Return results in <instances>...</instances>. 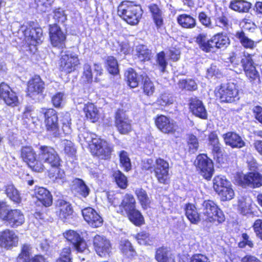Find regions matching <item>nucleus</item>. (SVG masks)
<instances>
[{
    "label": "nucleus",
    "mask_w": 262,
    "mask_h": 262,
    "mask_svg": "<svg viewBox=\"0 0 262 262\" xmlns=\"http://www.w3.org/2000/svg\"><path fill=\"white\" fill-rule=\"evenodd\" d=\"M38 149L43 164L47 163L51 168L48 171L49 178L55 183L65 182V171L61 168L62 161L56 149L52 146L46 145H40Z\"/></svg>",
    "instance_id": "1"
},
{
    "label": "nucleus",
    "mask_w": 262,
    "mask_h": 262,
    "mask_svg": "<svg viewBox=\"0 0 262 262\" xmlns=\"http://www.w3.org/2000/svg\"><path fill=\"white\" fill-rule=\"evenodd\" d=\"M206 38V34L203 33L199 34L195 37V42L199 48L206 53L225 50L231 43L229 36L224 32H217L207 40Z\"/></svg>",
    "instance_id": "2"
},
{
    "label": "nucleus",
    "mask_w": 262,
    "mask_h": 262,
    "mask_svg": "<svg viewBox=\"0 0 262 262\" xmlns=\"http://www.w3.org/2000/svg\"><path fill=\"white\" fill-rule=\"evenodd\" d=\"M86 142L89 138L91 141L88 144L89 150L93 157H96L102 160H108L111 158L113 151V146L100 136L92 133L85 132L82 135Z\"/></svg>",
    "instance_id": "3"
},
{
    "label": "nucleus",
    "mask_w": 262,
    "mask_h": 262,
    "mask_svg": "<svg viewBox=\"0 0 262 262\" xmlns=\"http://www.w3.org/2000/svg\"><path fill=\"white\" fill-rule=\"evenodd\" d=\"M143 171H149L154 172L158 183L163 185H169L170 183L169 174V164L164 159L158 157L156 159L155 163L151 159L144 161L141 167Z\"/></svg>",
    "instance_id": "4"
},
{
    "label": "nucleus",
    "mask_w": 262,
    "mask_h": 262,
    "mask_svg": "<svg viewBox=\"0 0 262 262\" xmlns=\"http://www.w3.org/2000/svg\"><path fill=\"white\" fill-rule=\"evenodd\" d=\"M39 115L43 118L45 129L51 138H58L61 135L58 112L52 107H41Z\"/></svg>",
    "instance_id": "5"
},
{
    "label": "nucleus",
    "mask_w": 262,
    "mask_h": 262,
    "mask_svg": "<svg viewBox=\"0 0 262 262\" xmlns=\"http://www.w3.org/2000/svg\"><path fill=\"white\" fill-rule=\"evenodd\" d=\"M117 13L124 21L128 24L134 26L137 25L142 15V10L140 5L133 2L123 1L118 5Z\"/></svg>",
    "instance_id": "6"
},
{
    "label": "nucleus",
    "mask_w": 262,
    "mask_h": 262,
    "mask_svg": "<svg viewBox=\"0 0 262 262\" xmlns=\"http://www.w3.org/2000/svg\"><path fill=\"white\" fill-rule=\"evenodd\" d=\"M20 158L32 171L42 172L46 169L40 151L37 154L32 146H23L20 149Z\"/></svg>",
    "instance_id": "7"
},
{
    "label": "nucleus",
    "mask_w": 262,
    "mask_h": 262,
    "mask_svg": "<svg viewBox=\"0 0 262 262\" xmlns=\"http://www.w3.org/2000/svg\"><path fill=\"white\" fill-rule=\"evenodd\" d=\"M0 220L13 228L21 226L25 221L23 212L18 209H9L4 202H0Z\"/></svg>",
    "instance_id": "8"
},
{
    "label": "nucleus",
    "mask_w": 262,
    "mask_h": 262,
    "mask_svg": "<svg viewBox=\"0 0 262 262\" xmlns=\"http://www.w3.org/2000/svg\"><path fill=\"white\" fill-rule=\"evenodd\" d=\"M202 214L207 223L219 225L225 222V215L219 206L211 200L203 202Z\"/></svg>",
    "instance_id": "9"
},
{
    "label": "nucleus",
    "mask_w": 262,
    "mask_h": 262,
    "mask_svg": "<svg viewBox=\"0 0 262 262\" xmlns=\"http://www.w3.org/2000/svg\"><path fill=\"white\" fill-rule=\"evenodd\" d=\"M215 97L221 103H230L239 99V90L237 85L231 81L221 83L214 90Z\"/></svg>",
    "instance_id": "10"
},
{
    "label": "nucleus",
    "mask_w": 262,
    "mask_h": 262,
    "mask_svg": "<svg viewBox=\"0 0 262 262\" xmlns=\"http://www.w3.org/2000/svg\"><path fill=\"white\" fill-rule=\"evenodd\" d=\"M45 82L39 75H34L27 82L26 96L35 102H40L46 96Z\"/></svg>",
    "instance_id": "11"
},
{
    "label": "nucleus",
    "mask_w": 262,
    "mask_h": 262,
    "mask_svg": "<svg viewBox=\"0 0 262 262\" xmlns=\"http://www.w3.org/2000/svg\"><path fill=\"white\" fill-rule=\"evenodd\" d=\"M58 70L60 72L69 75L75 72L80 68L81 61L78 54L66 51L60 55L58 61Z\"/></svg>",
    "instance_id": "12"
},
{
    "label": "nucleus",
    "mask_w": 262,
    "mask_h": 262,
    "mask_svg": "<svg viewBox=\"0 0 262 262\" xmlns=\"http://www.w3.org/2000/svg\"><path fill=\"white\" fill-rule=\"evenodd\" d=\"M24 41L31 51V46L36 47L43 42V31L37 22L29 21L24 31Z\"/></svg>",
    "instance_id": "13"
},
{
    "label": "nucleus",
    "mask_w": 262,
    "mask_h": 262,
    "mask_svg": "<svg viewBox=\"0 0 262 262\" xmlns=\"http://www.w3.org/2000/svg\"><path fill=\"white\" fill-rule=\"evenodd\" d=\"M194 165L200 176L207 181L211 180L214 172V164L207 154L198 155L194 161Z\"/></svg>",
    "instance_id": "14"
},
{
    "label": "nucleus",
    "mask_w": 262,
    "mask_h": 262,
    "mask_svg": "<svg viewBox=\"0 0 262 262\" xmlns=\"http://www.w3.org/2000/svg\"><path fill=\"white\" fill-rule=\"evenodd\" d=\"M55 214L58 219L63 223L74 221L77 214L71 203L63 199H58L55 205Z\"/></svg>",
    "instance_id": "15"
},
{
    "label": "nucleus",
    "mask_w": 262,
    "mask_h": 262,
    "mask_svg": "<svg viewBox=\"0 0 262 262\" xmlns=\"http://www.w3.org/2000/svg\"><path fill=\"white\" fill-rule=\"evenodd\" d=\"M157 128L162 133L167 135H175L178 129L176 122L169 117L158 114L154 118Z\"/></svg>",
    "instance_id": "16"
},
{
    "label": "nucleus",
    "mask_w": 262,
    "mask_h": 262,
    "mask_svg": "<svg viewBox=\"0 0 262 262\" xmlns=\"http://www.w3.org/2000/svg\"><path fill=\"white\" fill-rule=\"evenodd\" d=\"M115 126L121 135H127L133 130L132 120L125 115V111L118 108L114 114Z\"/></svg>",
    "instance_id": "17"
},
{
    "label": "nucleus",
    "mask_w": 262,
    "mask_h": 262,
    "mask_svg": "<svg viewBox=\"0 0 262 262\" xmlns=\"http://www.w3.org/2000/svg\"><path fill=\"white\" fill-rule=\"evenodd\" d=\"M254 54L244 53L241 59V63L246 76L251 81L259 79V74L256 68V63L253 59Z\"/></svg>",
    "instance_id": "18"
},
{
    "label": "nucleus",
    "mask_w": 262,
    "mask_h": 262,
    "mask_svg": "<svg viewBox=\"0 0 262 262\" xmlns=\"http://www.w3.org/2000/svg\"><path fill=\"white\" fill-rule=\"evenodd\" d=\"M49 39L53 47L58 49L66 48L67 34L57 23L50 25L49 29Z\"/></svg>",
    "instance_id": "19"
},
{
    "label": "nucleus",
    "mask_w": 262,
    "mask_h": 262,
    "mask_svg": "<svg viewBox=\"0 0 262 262\" xmlns=\"http://www.w3.org/2000/svg\"><path fill=\"white\" fill-rule=\"evenodd\" d=\"M238 181L243 187L259 188L262 186V174L258 171L248 172L246 174L239 176Z\"/></svg>",
    "instance_id": "20"
},
{
    "label": "nucleus",
    "mask_w": 262,
    "mask_h": 262,
    "mask_svg": "<svg viewBox=\"0 0 262 262\" xmlns=\"http://www.w3.org/2000/svg\"><path fill=\"white\" fill-rule=\"evenodd\" d=\"M93 242L94 249L99 256L105 257L111 252V244L104 236L96 235L93 237Z\"/></svg>",
    "instance_id": "21"
},
{
    "label": "nucleus",
    "mask_w": 262,
    "mask_h": 262,
    "mask_svg": "<svg viewBox=\"0 0 262 262\" xmlns=\"http://www.w3.org/2000/svg\"><path fill=\"white\" fill-rule=\"evenodd\" d=\"M64 238L73 245L74 248L78 252H83L86 248V242L83 237L76 231L68 230L63 233Z\"/></svg>",
    "instance_id": "22"
},
{
    "label": "nucleus",
    "mask_w": 262,
    "mask_h": 262,
    "mask_svg": "<svg viewBox=\"0 0 262 262\" xmlns=\"http://www.w3.org/2000/svg\"><path fill=\"white\" fill-rule=\"evenodd\" d=\"M82 214L85 221L93 228H98L103 225L102 217L92 207L84 208Z\"/></svg>",
    "instance_id": "23"
},
{
    "label": "nucleus",
    "mask_w": 262,
    "mask_h": 262,
    "mask_svg": "<svg viewBox=\"0 0 262 262\" xmlns=\"http://www.w3.org/2000/svg\"><path fill=\"white\" fill-rule=\"evenodd\" d=\"M18 243V237L15 232L7 229L0 232V247L10 249L16 247Z\"/></svg>",
    "instance_id": "24"
},
{
    "label": "nucleus",
    "mask_w": 262,
    "mask_h": 262,
    "mask_svg": "<svg viewBox=\"0 0 262 262\" xmlns=\"http://www.w3.org/2000/svg\"><path fill=\"white\" fill-rule=\"evenodd\" d=\"M188 105L189 111L195 117L204 120L207 119V110L203 102L199 98H191Z\"/></svg>",
    "instance_id": "25"
},
{
    "label": "nucleus",
    "mask_w": 262,
    "mask_h": 262,
    "mask_svg": "<svg viewBox=\"0 0 262 262\" xmlns=\"http://www.w3.org/2000/svg\"><path fill=\"white\" fill-rule=\"evenodd\" d=\"M136 207V201L134 195L131 193H126L122 198L121 202L116 212L125 216L129 211Z\"/></svg>",
    "instance_id": "26"
},
{
    "label": "nucleus",
    "mask_w": 262,
    "mask_h": 262,
    "mask_svg": "<svg viewBox=\"0 0 262 262\" xmlns=\"http://www.w3.org/2000/svg\"><path fill=\"white\" fill-rule=\"evenodd\" d=\"M34 195L37 201L45 207H49L53 204L52 195L47 189L43 187L36 188Z\"/></svg>",
    "instance_id": "27"
},
{
    "label": "nucleus",
    "mask_w": 262,
    "mask_h": 262,
    "mask_svg": "<svg viewBox=\"0 0 262 262\" xmlns=\"http://www.w3.org/2000/svg\"><path fill=\"white\" fill-rule=\"evenodd\" d=\"M224 141L226 145L231 147L242 148L245 145V143L241 137L234 132H228L223 135Z\"/></svg>",
    "instance_id": "28"
},
{
    "label": "nucleus",
    "mask_w": 262,
    "mask_h": 262,
    "mask_svg": "<svg viewBox=\"0 0 262 262\" xmlns=\"http://www.w3.org/2000/svg\"><path fill=\"white\" fill-rule=\"evenodd\" d=\"M148 8L156 28L161 29L164 24V14L162 9L155 3L150 4Z\"/></svg>",
    "instance_id": "29"
},
{
    "label": "nucleus",
    "mask_w": 262,
    "mask_h": 262,
    "mask_svg": "<svg viewBox=\"0 0 262 262\" xmlns=\"http://www.w3.org/2000/svg\"><path fill=\"white\" fill-rule=\"evenodd\" d=\"M155 259L157 262H176L174 255L169 248L164 246L156 249Z\"/></svg>",
    "instance_id": "30"
},
{
    "label": "nucleus",
    "mask_w": 262,
    "mask_h": 262,
    "mask_svg": "<svg viewBox=\"0 0 262 262\" xmlns=\"http://www.w3.org/2000/svg\"><path fill=\"white\" fill-rule=\"evenodd\" d=\"M86 119L92 123H96L100 118V113L97 106L92 102H88L83 107Z\"/></svg>",
    "instance_id": "31"
},
{
    "label": "nucleus",
    "mask_w": 262,
    "mask_h": 262,
    "mask_svg": "<svg viewBox=\"0 0 262 262\" xmlns=\"http://www.w3.org/2000/svg\"><path fill=\"white\" fill-rule=\"evenodd\" d=\"M177 22L181 28L186 29H193L197 25L196 19L192 15L186 13L178 15Z\"/></svg>",
    "instance_id": "32"
},
{
    "label": "nucleus",
    "mask_w": 262,
    "mask_h": 262,
    "mask_svg": "<svg viewBox=\"0 0 262 262\" xmlns=\"http://www.w3.org/2000/svg\"><path fill=\"white\" fill-rule=\"evenodd\" d=\"M4 189L7 196L15 204L19 205L21 203L20 193L13 183L6 184L4 186Z\"/></svg>",
    "instance_id": "33"
},
{
    "label": "nucleus",
    "mask_w": 262,
    "mask_h": 262,
    "mask_svg": "<svg viewBox=\"0 0 262 262\" xmlns=\"http://www.w3.org/2000/svg\"><path fill=\"white\" fill-rule=\"evenodd\" d=\"M185 214L192 224H198L201 220L200 215L195 205L188 203L185 205Z\"/></svg>",
    "instance_id": "34"
},
{
    "label": "nucleus",
    "mask_w": 262,
    "mask_h": 262,
    "mask_svg": "<svg viewBox=\"0 0 262 262\" xmlns=\"http://www.w3.org/2000/svg\"><path fill=\"white\" fill-rule=\"evenodd\" d=\"M104 67L107 72L113 76L120 77L119 64L117 59L113 56H108L104 61Z\"/></svg>",
    "instance_id": "35"
},
{
    "label": "nucleus",
    "mask_w": 262,
    "mask_h": 262,
    "mask_svg": "<svg viewBox=\"0 0 262 262\" xmlns=\"http://www.w3.org/2000/svg\"><path fill=\"white\" fill-rule=\"evenodd\" d=\"M32 246L29 243H24L20 246V252L16 257V262H31Z\"/></svg>",
    "instance_id": "36"
},
{
    "label": "nucleus",
    "mask_w": 262,
    "mask_h": 262,
    "mask_svg": "<svg viewBox=\"0 0 262 262\" xmlns=\"http://www.w3.org/2000/svg\"><path fill=\"white\" fill-rule=\"evenodd\" d=\"M124 78L129 88L134 89L138 86L139 79L137 73L133 68H129L125 71Z\"/></svg>",
    "instance_id": "37"
},
{
    "label": "nucleus",
    "mask_w": 262,
    "mask_h": 262,
    "mask_svg": "<svg viewBox=\"0 0 262 262\" xmlns=\"http://www.w3.org/2000/svg\"><path fill=\"white\" fill-rule=\"evenodd\" d=\"M111 178L117 187L121 189H125L128 185L127 177L120 170L113 171Z\"/></svg>",
    "instance_id": "38"
},
{
    "label": "nucleus",
    "mask_w": 262,
    "mask_h": 262,
    "mask_svg": "<svg viewBox=\"0 0 262 262\" xmlns=\"http://www.w3.org/2000/svg\"><path fill=\"white\" fill-rule=\"evenodd\" d=\"M128 220L135 226L140 227L145 224V219L141 211L136 209V207L127 213Z\"/></svg>",
    "instance_id": "39"
},
{
    "label": "nucleus",
    "mask_w": 262,
    "mask_h": 262,
    "mask_svg": "<svg viewBox=\"0 0 262 262\" xmlns=\"http://www.w3.org/2000/svg\"><path fill=\"white\" fill-rule=\"evenodd\" d=\"M229 7L235 11L247 13L251 7V4L245 0H232L230 2Z\"/></svg>",
    "instance_id": "40"
},
{
    "label": "nucleus",
    "mask_w": 262,
    "mask_h": 262,
    "mask_svg": "<svg viewBox=\"0 0 262 262\" xmlns=\"http://www.w3.org/2000/svg\"><path fill=\"white\" fill-rule=\"evenodd\" d=\"M121 253L127 259H133L137 256V253L132 243L128 240H125L120 245Z\"/></svg>",
    "instance_id": "41"
},
{
    "label": "nucleus",
    "mask_w": 262,
    "mask_h": 262,
    "mask_svg": "<svg viewBox=\"0 0 262 262\" xmlns=\"http://www.w3.org/2000/svg\"><path fill=\"white\" fill-rule=\"evenodd\" d=\"M135 194L143 209L146 210L150 207L151 201L145 190L142 188H137L135 191Z\"/></svg>",
    "instance_id": "42"
},
{
    "label": "nucleus",
    "mask_w": 262,
    "mask_h": 262,
    "mask_svg": "<svg viewBox=\"0 0 262 262\" xmlns=\"http://www.w3.org/2000/svg\"><path fill=\"white\" fill-rule=\"evenodd\" d=\"M136 56L141 62L149 61L152 58V53L144 45H139L136 48Z\"/></svg>",
    "instance_id": "43"
},
{
    "label": "nucleus",
    "mask_w": 262,
    "mask_h": 262,
    "mask_svg": "<svg viewBox=\"0 0 262 262\" xmlns=\"http://www.w3.org/2000/svg\"><path fill=\"white\" fill-rule=\"evenodd\" d=\"M235 36L245 49H253L256 46V42L247 37L243 30L237 31Z\"/></svg>",
    "instance_id": "44"
},
{
    "label": "nucleus",
    "mask_w": 262,
    "mask_h": 262,
    "mask_svg": "<svg viewBox=\"0 0 262 262\" xmlns=\"http://www.w3.org/2000/svg\"><path fill=\"white\" fill-rule=\"evenodd\" d=\"M142 89L143 94L147 96H152L155 92V86L150 78L146 75L142 76Z\"/></svg>",
    "instance_id": "45"
},
{
    "label": "nucleus",
    "mask_w": 262,
    "mask_h": 262,
    "mask_svg": "<svg viewBox=\"0 0 262 262\" xmlns=\"http://www.w3.org/2000/svg\"><path fill=\"white\" fill-rule=\"evenodd\" d=\"M73 183L75 189L78 194L84 198L89 195L90 190L83 180L80 178H75Z\"/></svg>",
    "instance_id": "46"
},
{
    "label": "nucleus",
    "mask_w": 262,
    "mask_h": 262,
    "mask_svg": "<svg viewBox=\"0 0 262 262\" xmlns=\"http://www.w3.org/2000/svg\"><path fill=\"white\" fill-rule=\"evenodd\" d=\"M212 184L213 188L216 193L218 192L220 190L230 184L231 183L225 176L217 175L213 178Z\"/></svg>",
    "instance_id": "47"
},
{
    "label": "nucleus",
    "mask_w": 262,
    "mask_h": 262,
    "mask_svg": "<svg viewBox=\"0 0 262 262\" xmlns=\"http://www.w3.org/2000/svg\"><path fill=\"white\" fill-rule=\"evenodd\" d=\"M215 26L222 29H227L230 25L227 14L222 12L221 14L216 15L214 18Z\"/></svg>",
    "instance_id": "48"
},
{
    "label": "nucleus",
    "mask_w": 262,
    "mask_h": 262,
    "mask_svg": "<svg viewBox=\"0 0 262 262\" xmlns=\"http://www.w3.org/2000/svg\"><path fill=\"white\" fill-rule=\"evenodd\" d=\"M120 166L125 172H128L132 169L131 160L127 151L121 150L119 154Z\"/></svg>",
    "instance_id": "49"
},
{
    "label": "nucleus",
    "mask_w": 262,
    "mask_h": 262,
    "mask_svg": "<svg viewBox=\"0 0 262 262\" xmlns=\"http://www.w3.org/2000/svg\"><path fill=\"white\" fill-rule=\"evenodd\" d=\"M216 193L220 197L221 201L223 202L230 201L234 196V191L232 187L231 183L220 190Z\"/></svg>",
    "instance_id": "50"
},
{
    "label": "nucleus",
    "mask_w": 262,
    "mask_h": 262,
    "mask_svg": "<svg viewBox=\"0 0 262 262\" xmlns=\"http://www.w3.org/2000/svg\"><path fill=\"white\" fill-rule=\"evenodd\" d=\"M135 238L138 243L141 245H150L152 242V238L150 237L149 233L145 230H142L138 232L135 235Z\"/></svg>",
    "instance_id": "51"
},
{
    "label": "nucleus",
    "mask_w": 262,
    "mask_h": 262,
    "mask_svg": "<svg viewBox=\"0 0 262 262\" xmlns=\"http://www.w3.org/2000/svg\"><path fill=\"white\" fill-rule=\"evenodd\" d=\"M178 85L180 89L186 90L189 91H193L197 89L198 85L195 81L193 79H180L178 81Z\"/></svg>",
    "instance_id": "52"
},
{
    "label": "nucleus",
    "mask_w": 262,
    "mask_h": 262,
    "mask_svg": "<svg viewBox=\"0 0 262 262\" xmlns=\"http://www.w3.org/2000/svg\"><path fill=\"white\" fill-rule=\"evenodd\" d=\"M187 145L188 147V151L194 154L199 149V142L197 137L192 134H189L187 135Z\"/></svg>",
    "instance_id": "53"
},
{
    "label": "nucleus",
    "mask_w": 262,
    "mask_h": 262,
    "mask_svg": "<svg viewBox=\"0 0 262 262\" xmlns=\"http://www.w3.org/2000/svg\"><path fill=\"white\" fill-rule=\"evenodd\" d=\"M179 262H210V261L205 255L197 253L193 254L190 258L187 257L181 258Z\"/></svg>",
    "instance_id": "54"
},
{
    "label": "nucleus",
    "mask_w": 262,
    "mask_h": 262,
    "mask_svg": "<svg viewBox=\"0 0 262 262\" xmlns=\"http://www.w3.org/2000/svg\"><path fill=\"white\" fill-rule=\"evenodd\" d=\"M56 262H72L71 249L70 247H66L61 249Z\"/></svg>",
    "instance_id": "55"
},
{
    "label": "nucleus",
    "mask_w": 262,
    "mask_h": 262,
    "mask_svg": "<svg viewBox=\"0 0 262 262\" xmlns=\"http://www.w3.org/2000/svg\"><path fill=\"white\" fill-rule=\"evenodd\" d=\"M53 18L57 23L63 24L67 20V16L64 11L60 7L55 8L53 9Z\"/></svg>",
    "instance_id": "56"
},
{
    "label": "nucleus",
    "mask_w": 262,
    "mask_h": 262,
    "mask_svg": "<svg viewBox=\"0 0 262 262\" xmlns=\"http://www.w3.org/2000/svg\"><path fill=\"white\" fill-rule=\"evenodd\" d=\"M156 62L160 68V71L162 73L164 72L168 65V62L165 58V52L163 51L157 54Z\"/></svg>",
    "instance_id": "57"
},
{
    "label": "nucleus",
    "mask_w": 262,
    "mask_h": 262,
    "mask_svg": "<svg viewBox=\"0 0 262 262\" xmlns=\"http://www.w3.org/2000/svg\"><path fill=\"white\" fill-rule=\"evenodd\" d=\"M63 151L64 154L69 157H73L76 153V149L74 144L70 140H63Z\"/></svg>",
    "instance_id": "58"
},
{
    "label": "nucleus",
    "mask_w": 262,
    "mask_h": 262,
    "mask_svg": "<svg viewBox=\"0 0 262 262\" xmlns=\"http://www.w3.org/2000/svg\"><path fill=\"white\" fill-rule=\"evenodd\" d=\"M242 240L238 243V247L241 249H244L246 246L250 248H253L254 244L253 242L250 238L249 235L246 232L242 234Z\"/></svg>",
    "instance_id": "59"
},
{
    "label": "nucleus",
    "mask_w": 262,
    "mask_h": 262,
    "mask_svg": "<svg viewBox=\"0 0 262 262\" xmlns=\"http://www.w3.org/2000/svg\"><path fill=\"white\" fill-rule=\"evenodd\" d=\"M198 20L201 24L206 28H211L212 21L210 17H209L205 11H202L199 12L198 16Z\"/></svg>",
    "instance_id": "60"
},
{
    "label": "nucleus",
    "mask_w": 262,
    "mask_h": 262,
    "mask_svg": "<svg viewBox=\"0 0 262 262\" xmlns=\"http://www.w3.org/2000/svg\"><path fill=\"white\" fill-rule=\"evenodd\" d=\"M2 100H3L8 105L13 106L17 105L18 103V97L15 92L12 89L10 91L9 94H8L6 97H4Z\"/></svg>",
    "instance_id": "61"
},
{
    "label": "nucleus",
    "mask_w": 262,
    "mask_h": 262,
    "mask_svg": "<svg viewBox=\"0 0 262 262\" xmlns=\"http://www.w3.org/2000/svg\"><path fill=\"white\" fill-rule=\"evenodd\" d=\"M237 210L243 215H247L251 212L250 205L245 200L238 201Z\"/></svg>",
    "instance_id": "62"
},
{
    "label": "nucleus",
    "mask_w": 262,
    "mask_h": 262,
    "mask_svg": "<svg viewBox=\"0 0 262 262\" xmlns=\"http://www.w3.org/2000/svg\"><path fill=\"white\" fill-rule=\"evenodd\" d=\"M107 198L108 203L111 204V205L113 206L114 207H119L122 199L120 193L109 192L107 195Z\"/></svg>",
    "instance_id": "63"
},
{
    "label": "nucleus",
    "mask_w": 262,
    "mask_h": 262,
    "mask_svg": "<svg viewBox=\"0 0 262 262\" xmlns=\"http://www.w3.org/2000/svg\"><path fill=\"white\" fill-rule=\"evenodd\" d=\"M252 227L256 236L262 241V219H257L255 220Z\"/></svg>",
    "instance_id": "64"
}]
</instances>
